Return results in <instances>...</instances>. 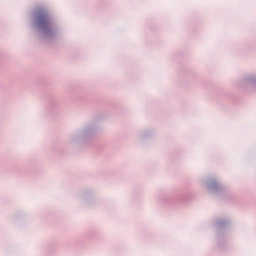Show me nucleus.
<instances>
[{
  "label": "nucleus",
  "mask_w": 256,
  "mask_h": 256,
  "mask_svg": "<svg viewBox=\"0 0 256 256\" xmlns=\"http://www.w3.org/2000/svg\"><path fill=\"white\" fill-rule=\"evenodd\" d=\"M231 224V220L228 216L217 220L215 224L218 227L216 236L214 238L215 246L220 250H224L226 248V228Z\"/></svg>",
  "instance_id": "f257e3e1"
},
{
  "label": "nucleus",
  "mask_w": 256,
  "mask_h": 256,
  "mask_svg": "<svg viewBox=\"0 0 256 256\" xmlns=\"http://www.w3.org/2000/svg\"><path fill=\"white\" fill-rule=\"evenodd\" d=\"M202 182L206 190L210 194L219 195L226 192L223 184L215 177H204Z\"/></svg>",
  "instance_id": "f03ea898"
},
{
  "label": "nucleus",
  "mask_w": 256,
  "mask_h": 256,
  "mask_svg": "<svg viewBox=\"0 0 256 256\" xmlns=\"http://www.w3.org/2000/svg\"><path fill=\"white\" fill-rule=\"evenodd\" d=\"M96 192L92 190H86L79 196L80 200L84 204L90 205L94 203L96 199Z\"/></svg>",
  "instance_id": "7ed1b4c3"
},
{
  "label": "nucleus",
  "mask_w": 256,
  "mask_h": 256,
  "mask_svg": "<svg viewBox=\"0 0 256 256\" xmlns=\"http://www.w3.org/2000/svg\"><path fill=\"white\" fill-rule=\"evenodd\" d=\"M36 22L44 30L50 26V19L45 12H40L36 14Z\"/></svg>",
  "instance_id": "20e7f679"
},
{
  "label": "nucleus",
  "mask_w": 256,
  "mask_h": 256,
  "mask_svg": "<svg viewBox=\"0 0 256 256\" xmlns=\"http://www.w3.org/2000/svg\"><path fill=\"white\" fill-rule=\"evenodd\" d=\"M26 218L27 214L26 212L19 211L14 213L10 217V221L13 224L20 225L26 220Z\"/></svg>",
  "instance_id": "39448f33"
}]
</instances>
